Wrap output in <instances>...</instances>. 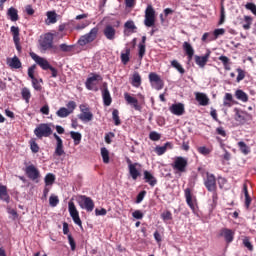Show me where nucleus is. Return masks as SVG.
Returning <instances> with one entry per match:
<instances>
[{
	"label": "nucleus",
	"mask_w": 256,
	"mask_h": 256,
	"mask_svg": "<svg viewBox=\"0 0 256 256\" xmlns=\"http://www.w3.org/2000/svg\"><path fill=\"white\" fill-rule=\"evenodd\" d=\"M189 165V160L183 156H178L174 159L172 163V169L175 175L181 176L182 173H187V166Z\"/></svg>",
	"instance_id": "obj_1"
},
{
	"label": "nucleus",
	"mask_w": 256,
	"mask_h": 256,
	"mask_svg": "<svg viewBox=\"0 0 256 256\" xmlns=\"http://www.w3.org/2000/svg\"><path fill=\"white\" fill-rule=\"evenodd\" d=\"M53 126L52 123H41L34 129V135L38 139H42L43 137H51L53 135Z\"/></svg>",
	"instance_id": "obj_2"
},
{
	"label": "nucleus",
	"mask_w": 256,
	"mask_h": 256,
	"mask_svg": "<svg viewBox=\"0 0 256 256\" xmlns=\"http://www.w3.org/2000/svg\"><path fill=\"white\" fill-rule=\"evenodd\" d=\"M80 209H84L87 213H91L95 209V202L91 197L79 195L76 199Z\"/></svg>",
	"instance_id": "obj_3"
},
{
	"label": "nucleus",
	"mask_w": 256,
	"mask_h": 256,
	"mask_svg": "<svg viewBox=\"0 0 256 256\" xmlns=\"http://www.w3.org/2000/svg\"><path fill=\"white\" fill-rule=\"evenodd\" d=\"M98 35H99V28L94 27L90 30V32L80 37V39L78 40V45H80V47H85V45H89V43H93V41L97 39Z\"/></svg>",
	"instance_id": "obj_4"
},
{
	"label": "nucleus",
	"mask_w": 256,
	"mask_h": 256,
	"mask_svg": "<svg viewBox=\"0 0 256 256\" xmlns=\"http://www.w3.org/2000/svg\"><path fill=\"white\" fill-rule=\"evenodd\" d=\"M66 107H61L57 110L56 115L57 117H60V119H65L69 117V115H72L74 111L77 109V102L75 101H69L66 104Z\"/></svg>",
	"instance_id": "obj_5"
},
{
	"label": "nucleus",
	"mask_w": 256,
	"mask_h": 256,
	"mask_svg": "<svg viewBox=\"0 0 256 256\" xmlns=\"http://www.w3.org/2000/svg\"><path fill=\"white\" fill-rule=\"evenodd\" d=\"M103 81V77L99 74H93L91 77L87 78L85 82V87L88 91H99V83Z\"/></svg>",
	"instance_id": "obj_6"
},
{
	"label": "nucleus",
	"mask_w": 256,
	"mask_h": 256,
	"mask_svg": "<svg viewBox=\"0 0 256 256\" xmlns=\"http://www.w3.org/2000/svg\"><path fill=\"white\" fill-rule=\"evenodd\" d=\"M80 114H78V119L82 121V123H89L93 121V112H91V108L87 104H81L79 106Z\"/></svg>",
	"instance_id": "obj_7"
},
{
	"label": "nucleus",
	"mask_w": 256,
	"mask_h": 256,
	"mask_svg": "<svg viewBox=\"0 0 256 256\" xmlns=\"http://www.w3.org/2000/svg\"><path fill=\"white\" fill-rule=\"evenodd\" d=\"M68 211L74 223L78 225V227H83V222L79 217V210H77V206H75V202H73V200L68 202Z\"/></svg>",
	"instance_id": "obj_8"
},
{
	"label": "nucleus",
	"mask_w": 256,
	"mask_h": 256,
	"mask_svg": "<svg viewBox=\"0 0 256 256\" xmlns=\"http://www.w3.org/2000/svg\"><path fill=\"white\" fill-rule=\"evenodd\" d=\"M128 171L133 181H137L141 177V164L133 163L131 159H127Z\"/></svg>",
	"instance_id": "obj_9"
},
{
	"label": "nucleus",
	"mask_w": 256,
	"mask_h": 256,
	"mask_svg": "<svg viewBox=\"0 0 256 256\" xmlns=\"http://www.w3.org/2000/svg\"><path fill=\"white\" fill-rule=\"evenodd\" d=\"M144 25L146 27H154L155 26V9H153V6H151V5H148L145 10Z\"/></svg>",
	"instance_id": "obj_10"
},
{
	"label": "nucleus",
	"mask_w": 256,
	"mask_h": 256,
	"mask_svg": "<svg viewBox=\"0 0 256 256\" xmlns=\"http://www.w3.org/2000/svg\"><path fill=\"white\" fill-rule=\"evenodd\" d=\"M149 81L151 83V86L156 89V91H161V89H163L164 87V83L161 80V76L158 75L155 72H151L149 74Z\"/></svg>",
	"instance_id": "obj_11"
},
{
	"label": "nucleus",
	"mask_w": 256,
	"mask_h": 256,
	"mask_svg": "<svg viewBox=\"0 0 256 256\" xmlns=\"http://www.w3.org/2000/svg\"><path fill=\"white\" fill-rule=\"evenodd\" d=\"M40 47L43 51H49L53 49V34L47 33L40 40Z\"/></svg>",
	"instance_id": "obj_12"
},
{
	"label": "nucleus",
	"mask_w": 256,
	"mask_h": 256,
	"mask_svg": "<svg viewBox=\"0 0 256 256\" xmlns=\"http://www.w3.org/2000/svg\"><path fill=\"white\" fill-rule=\"evenodd\" d=\"M204 185L207 191H217V180L215 175L207 173L204 180Z\"/></svg>",
	"instance_id": "obj_13"
},
{
	"label": "nucleus",
	"mask_w": 256,
	"mask_h": 256,
	"mask_svg": "<svg viewBox=\"0 0 256 256\" xmlns=\"http://www.w3.org/2000/svg\"><path fill=\"white\" fill-rule=\"evenodd\" d=\"M30 57H32L33 61H35V63L37 65H39V67H41V69H43V71H47V69L50 68L51 64H49V61H47V59L35 54V53H30Z\"/></svg>",
	"instance_id": "obj_14"
},
{
	"label": "nucleus",
	"mask_w": 256,
	"mask_h": 256,
	"mask_svg": "<svg viewBox=\"0 0 256 256\" xmlns=\"http://www.w3.org/2000/svg\"><path fill=\"white\" fill-rule=\"evenodd\" d=\"M103 35L108 41H115V38L117 37V29H115V26L108 24L103 29Z\"/></svg>",
	"instance_id": "obj_15"
},
{
	"label": "nucleus",
	"mask_w": 256,
	"mask_h": 256,
	"mask_svg": "<svg viewBox=\"0 0 256 256\" xmlns=\"http://www.w3.org/2000/svg\"><path fill=\"white\" fill-rule=\"evenodd\" d=\"M124 99L128 105H131V107H133V109H135V111H141V109H143V107H141V105L139 104V100H137V98L131 96V94H129L127 92L124 93Z\"/></svg>",
	"instance_id": "obj_16"
},
{
	"label": "nucleus",
	"mask_w": 256,
	"mask_h": 256,
	"mask_svg": "<svg viewBox=\"0 0 256 256\" xmlns=\"http://www.w3.org/2000/svg\"><path fill=\"white\" fill-rule=\"evenodd\" d=\"M10 31L12 33L13 41H14L17 51L21 52V38L19 37V35H20L19 27L12 26L10 28Z\"/></svg>",
	"instance_id": "obj_17"
},
{
	"label": "nucleus",
	"mask_w": 256,
	"mask_h": 256,
	"mask_svg": "<svg viewBox=\"0 0 256 256\" xmlns=\"http://www.w3.org/2000/svg\"><path fill=\"white\" fill-rule=\"evenodd\" d=\"M219 236L223 237L226 243H233V240L235 239V232L229 228H222Z\"/></svg>",
	"instance_id": "obj_18"
},
{
	"label": "nucleus",
	"mask_w": 256,
	"mask_h": 256,
	"mask_svg": "<svg viewBox=\"0 0 256 256\" xmlns=\"http://www.w3.org/2000/svg\"><path fill=\"white\" fill-rule=\"evenodd\" d=\"M26 175L31 181H37L38 177H41L39 169L35 165H29L26 167Z\"/></svg>",
	"instance_id": "obj_19"
},
{
	"label": "nucleus",
	"mask_w": 256,
	"mask_h": 256,
	"mask_svg": "<svg viewBox=\"0 0 256 256\" xmlns=\"http://www.w3.org/2000/svg\"><path fill=\"white\" fill-rule=\"evenodd\" d=\"M53 137L54 139H56V148L54 155H56L57 157L65 155V150L63 149V140L61 139V137H59V135H57V133H54Z\"/></svg>",
	"instance_id": "obj_20"
},
{
	"label": "nucleus",
	"mask_w": 256,
	"mask_h": 256,
	"mask_svg": "<svg viewBox=\"0 0 256 256\" xmlns=\"http://www.w3.org/2000/svg\"><path fill=\"white\" fill-rule=\"evenodd\" d=\"M209 57H211V51L207 50L204 56H195V63L200 67L201 69L205 68V65H207L209 61Z\"/></svg>",
	"instance_id": "obj_21"
},
{
	"label": "nucleus",
	"mask_w": 256,
	"mask_h": 256,
	"mask_svg": "<svg viewBox=\"0 0 256 256\" xmlns=\"http://www.w3.org/2000/svg\"><path fill=\"white\" fill-rule=\"evenodd\" d=\"M184 193H185L187 205L190 207V209H192V211H195V209H197V204L195 199H193V194L191 193V189L186 188Z\"/></svg>",
	"instance_id": "obj_22"
},
{
	"label": "nucleus",
	"mask_w": 256,
	"mask_h": 256,
	"mask_svg": "<svg viewBox=\"0 0 256 256\" xmlns=\"http://www.w3.org/2000/svg\"><path fill=\"white\" fill-rule=\"evenodd\" d=\"M104 89L102 90V99L103 103L106 107H109L111 103L113 102V99L111 98V93L109 92V88H107V83L103 84Z\"/></svg>",
	"instance_id": "obj_23"
},
{
	"label": "nucleus",
	"mask_w": 256,
	"mask_h": 256,
	"mask_svg": "<svg viewBox=\"0 0 256 256\" xmlns=\"http://www.w3.org/2000/svg\"><path fill=\"white\" fill-rule=\"evenodd\" d=\"M194 95L199 105L202 107H207V105H209V97H207V94L202 92H195Z\"/></svg>",
	"instance_id": "obj_24"
},
{
	"label": "nucleus",
	"mask_w": 256,
	"mask_h": 256,
	"mask_svg": "<svg viewBox=\"0 0 256 256\" xmlns=\"http://www.w3.org/2000/svg\"><path fill=\"white\" fill-rule=\"evenodd\" d=\"M170 112L179 117L185 113V105L182 103L172 104V107H170Z\"/></svg>",
	"instance_id": "obj_25"
},
{
	"label": "nucleus",
	"mask_w": 256,
	"mask_h": 256,
	"mask_svg": "<svg viewBox=\"0 0 256 256\" xmlns=\"http://www.w3.org/2000/svg\"><path fill=\"white\" fill-rule=\"evenodd\" d=\"M144 181L151 187H155L157 185V178H155V176H153V174L147 170L144 171Z\"/></svg>",
	"instance_id": "obj_26"
},
{
	"label": "nucleus",
	"mask_w": 256,
	"mask_h": 256,
	"mask_svg": "<svg viewBox=\"0 0 256 256\" xmlns=\"http://www.w3.org/2000/svg\"><path fill=\"white\" fill-rule=\"evenodd\" d=\"M7 65L11 67V69H21L22 64L21 60H19V57L14 56L13 58H7Z\"/></svg>",
	"instance_id": "obj_27"
},
{
	"label": "nucleus",
	"mask_w": 256,
	"mask_h": 256,
	"mask_svg": "<svg viewBox=\"0 0 256 256\" xmlns=\"http://www.w3.org/2000/svg\"><path fill=\"white\" fill-rule=\"evenodd\" d=\"M124 28L125 35H131V33H135V31H137V26H135V22L132 20L125 22Z\"/></svg>",
	"instance_id": "obj_28"
},
{
	"label": "nucleus",
	"mask_w": 256,
	"mask_h": 256,
	"mask_svg": "<svg viewBox=\"0 0 256 256\" xmlns=\"http://www.w3.org/2000/svg\"><path fill=\"white\" fill-rule=\"evenodd\" d=\"M182 47L188 57V60L191 61V59H193V55H195V49H193V46H191V43L189 42H184Z\"/></svg>",
	"instance_id": "obj_29"
},
{
	"label": "nucleus",
	"mask_w": 256,
	"mask_h": 256,
	"mask_svg": "<svg viewBox=\"0 0 256 256\" xmlns=\"http://www.w3.org/2000/svg\"><path fill=\"white\" fill-rule=\"evenodd\" d=\"M168 149H173V144L171 142H166L163 146H157L155 152L157 155H165Z\"/></svg>",
	"instance_id": "obj_30"
},
{
	"label": "nucleus",
	"mask_w": 256,
	"mask_h": 256,
	"mask_svg": "<svg viewBox=\"0 0 256 256\" xmlns=\"http://www.w3.org/2000/svg\"><path fill=\"white\" fill-rule=\"evenodd\" d=\"M235 100L233 99V94L226 93L223 98V107L229 108L233 107Z\"/></svg>",
	"instance_id": "obj_31"
},
{
	"label": "nucleus",
	"mask_w": 256,
	"mask_h": 256,
	"mask_svg": "<svg viewBox=\"0 0 256 256\" xmlns=\"http://www.w3.org/2000/svg\"><path fill=\"white\" fill-rule=\"evenodd\" d=\"M235 97L238 101H242V103H247V101H249V95L240 89L235 91Z\"/></svg>",
	"instance_id": "obj_32"
},
{
	"label": "nucleus",
	"mask_w": 256,
	"mask_h": 256,
	"mask_svg": "<svg viewBox=\"0 0 256 256\" xmlns=\"http://www.w3.org/2000/svg\"><path fill=\"white\" fill-rule=\"evenodd\" d=\"M0 199L1 201H5V203H9L10 197L7 193V186H3L0 184Z\"/></svg>",
	"instance_id": "obj_33"
},
{
	"label": "nucleus",
	"mask_w": 256,
	"mask_h": 256,
	"mask_svg": "<svg viewBox=\"0 0 256 256\" xmlns=\"http://www.w3.org/2000/svg\"><path fill=\"white\" fill-rule=\"evenodd\" d=\"M7 15L8 17H10V20L15 22V21H19V11H17V9L11 7L8 9L7 11Z\"/></svg>",
	"instance_id": "obj_34"
},
{
	"label": "nucleus",
	"mask_w": 256,
	"mask_h": 256,
	"mask_svg": "<svg viewBox=\"0 0 256 256\" xmlns=\"http://www.w3.org/2000/svg\"><path fill=\"white\" fill-rule=\"evenodd\" d=\"M251 25H253V17L244 16V23L242 25L244 31H249L251 29Z\"/></svg>",
	"instance_id": "obj_35"
},
{
	"label": "nucleus",
	"mask_w": 256,
	"mask_h": 256,
	"mask_svg": "<svg viewBox=\"0 0 256 256\" xmlns=\"http://www.w3.org/2000/svg\"><path fill=\"white\" fill-rule=\"evenodd\" d=\"M70 137L74 141V145H79L81 143V139H83V136L79 132L71 131Z\"/></svg>",
	"instance_id": "obj_36"
},
{
	"label": "nucleus",
	"mask_w": 256,
	"mask_h": 256,
	"mask_svg": "<svg viewBox=\"0 0 256 256\" xmlns=\"http://www.w3.org/2000/svg\"><path fill=\"white\" fill-rule=\"evenodd\" d=\"M22 99L25 101V103H29L31 100V90L29 88L24 87L21 90Z\"/></svg>",
	"instance_id": "obj_37"
},
{
	"label": "nucleus",
	"mask_w": 256,
	"mask_h": 256,
	"mask_svg": "<svg viewBox=\"0 0 256 256\" xmlns=\"http://www.w3.org/2000/svg\"><path fill=\"white\" fill-rule=\"evenodd\" d=\"M238 147L243 155H249L251 153V149L243 141L238 142Z\"/></svg>",
	"instance_id": "obj_38"
},
{
	"label": "nucleus",
	"mask_w": 256,
	"mask_h": 256,
	"mask_svg": "<svg viewBox=\"0 0 256 256\" xmlns=\"http://www.w3.org/2000/svg\"><path fill=\"white\" fill-rule=\"evenodd\" d=\"M132 85L133 87H141V75L138 72H135L132 76Z\"/></svg>",
	"instance_id": "obj_39"
},
{
	"label": "nucleus",
	"mask_w": 256,
	"mask_h": 256,
	"mask_svg": "<svg viewBox=\"0 0 256 256\" xmlns=\"http://www.w3.org/2000/svg\"><path fill=\"white\" fill-rule=\"evenodd\" d=\"M46 15L49 24L57 23V13L55 11H49Z\"/></svg>",
	"instance_id": "obj_40"
},
{
	"label": "nucleus",
	"mask_w": 256,
	"mask_h": 256,
	"mask_svg": "<svg viewBox=\"0 0 256 256\" xmlns=\"http://www.w3.org/2000/svg\"><path fill=\"white\" fill-rule=\"evenodd\" d=\"M44 181H45L46 187H49V185H53L55 183V176H54V174L48 173L45 176Z\"/></svg>",
	"instance_id": "obj_41"
},
{
	"label": "nucleus",
	"mask_w": 256,
	"mask_h": 256,
	"mask_svg": "<svg viewBox=\"0 0 256 256\" xmlns=\"http://www.w3.org/2000/svg\"><path fill=\"white\" fill-rule=\"evenodd\" d=\"M112 119L114 121V125H116L117 127H119V125H121V119L119 118V110L114 109L112 111Z\"/></svg>",
	"instance_id": "obj_42"
},
{
	"label": "nucleus",
	"mask_w": 256,
	"mask_h": 256,
	"mask_svg": "<svg viewBox=\"0 0 256 256\" xmlns=\"http://www.w3.org/2000/svg\"><path fill=\"white\" fill-rule=\"evenodd\" d=\"M171 65H172V67H174V69H177V71L180 72L181 75H183L185 73V68H183V66L179 63V61L172 60Z\"/></svg>",
	"instance_id": "obj_43"
},
{
	"label": "nucleus",
	"mask_w": 256,
	"mask_h": 256,
	"mask_svg": "<svg viewBox=\"0 0 256 256\" xmlns=\"http://www.w3.org/2000/svg\"><path fill=\"white\" fill-rule=\"evenodd\" d=\"M129 55H131V49L126 48L125 53L121 54V61L124 65H127V63H129Z\"/></svg>",
	"instance_id": "obj_44"
},
{
	"label": "nucleus",
	"mask_w": 256,
	"mask_h": 256,
	"mask_svg": "<svg viewBox=\"0 0 256 256\" xmlns=\"http://www.w3.org/2000/svg\"><path fill=\"white\" fill-rule=\"evenodd\" d=\"M29 145H30V149L32 151V153H39V144H37V142L35 141V139H31L29 141Z\"/></svg>",
	"instance_id": "obj_45"
},
{
	"label": "nucleus",
	"mask_w": 256,
	"mask_h": 256,
	"mask_svg": "<svg viewBox=\"0 0 256 256\" xmlns=\"http://www.w3.org/2000/svg\"><path fill=\"white\" fill-rule=\"evenodd\" d=\"M101 156L103 159V163H109V150H107V148H101Z\"/></svg>",
	"instance_id": "obj_46"
},
{
	"label": "nucleus",
	"mask_w": 256,
	"mask_h": 256,
	"mask_svg": "<svg viewBox=\"0 0 256 256\" xmlns=\"http://www.w3.org/2000/svg\"><path fill=\"white\" fill-rule=\"evenodd\" d=\"M197 151H198V153H200V155L207 156V155H210L212 150H211V148H207L205 146H200L197 148Z\"/></svg>",
	"instance_id": "obj_47"
},
{
	"label": "nucleus",
	"mask_w": 256,
	"mask_h": 256,
	"mask_svg": "<svg viewBox=\"0 0 256 256\" xmlns=\"http://www.w3.org/2000/svg\"><path fill=\"white\" fill-rule=\"evenodd\" d=\"M238 76L236 78L237 83H241V81H243V79H245V70L241 69V68H237L236 69Z\"/></svg>",
	"instance_id": "obj_48"
},
{
	"label": "nucleus",
	"mask_w": 256,
	"mask_h": 256,
	"mask_svg": "<svg viewBox=\"0 0 256 256\" xmlns=\"http://www.w3.org/2000/svg\"><path fill=\"white\" fill-rule=\"evenodd\" d=\"M138 49H139L138 50V57H139V60L142 61L143 57H145V52H146L145 45L144 44H139Z\"/></svg>",
	"instance_id": "obj_49"
},
{
	"label": "nucleus",
	"mask_w": 256,
	"mask_h": 256,
	"mask_svg": "<svg viewBox=\"0 0 256 256\" xmlns=\"http://www.w3.org/2000/svg\"><path fill=\"white\" fill-rule=\"evenodd\" d=\"M50 207H57L59 205V197L55 195H51L49 198Z\"/></svg>",
	"instance_id": "obj_50"
},
{
	"label": "nucleus",
	"mask_w": 256,
	"mask_h": 256,
	"mask_svg": "<svg viewBox=\"0 0 256 256\" xmlns=\"http://www.w3.org/2000/svg\"><path fill=\"white\" fill-rule=\"evenodd\" d=\"M59 49L63 51V53H70L73 51V45L60 44Z\"/></svg>",
	"instance_id": "obj_51"
},
{
	"label": "nucleus",
	"mask_w": 256,
	"mask_h": 256,
	"mask_svg": "<svg viewBox=\"0 0 256 256\" xmlns=\"http://www.w3.org/2000/svg\"><path fill=\"white\" fill-rule=\"evenodd\" d=\"M245 9H247L248 11H251V13H253V15L256 17V5H255V3L248 2L245 5Z\"/></svg>",
	"instance_id": "obj_52"
},
{
	"label": "nucleus",
	"mask_w": 256,
	"mask_h": 256,
	"mask_svg": "<svg viewBox=\"0 0 256 256\" xmlns=\"http://www.w3.org/2000/svg\"><path fill=\"white\" fill-rule=\"evenodd\" d=\"M163 221H171L173 219V214L171 211H165L161 214Z\"/></svg>",
	"instance_id": "obj_53"
},
{
	"label": "nucleus",
	"mask_w": 256,
	"mask_h": 256,
	"mask_svg": "<svg viewBox=\"0 0 256 256\" xmlns=\"http://www.w3.org/2000/svg\"><path fill=\"white\" fill-rule=\"evenodd\" d=\"M149 138L151 141H159L161 139V134L157 133L156 131H152L149 134Z\"/></svg>",
	"instance_id": "obj_54"
},
{
	"label": "nucleus",
	"mask_w": 256,
	"mask_h": 256,
	"mask_svg": "<svg viewBox=\"0 0 256 256\" xmlns=\"http://www.w3.org/2000/svg\"><path fill=\"white\" fill-rule=\"evenodd\" d=\"M35 69H37V65L35 64L28 68V77L32 80L35 79Z\"/></svg>",
	"instance_id": "obj_55"
},
{
	"label": "nucleus",
	"mask_w": 256,
	"mask_h": 256,
	"mask_svg": "<svg viewBox=\"0 0 256 256\" xmlns=\"http://www.w3.org/2000/svg\"><path fill=\"white\" fill-rule=\"evenodd\" d=\"M68 242L71 247V251H75V249H77V244L75 243V239H73V236H71V234L68 235Z\"/></svg>",
	"instance_id": "obj_56"
},
{
	"label": "nucleus",
	"mask_w": 256,
	"mask_h": 256,
	"mask_svg": "<svg viewBox=\"0 0 256 256\" xmlns=\"http://www.w3.org/2000/svg\"><path fill=\"white\" fill-rule=\"evenodd\" d=\"M32 87L35 89V91H41L42 87L37 78L32 79Z\"/></svg>",
	"instance_id": "obj_57"
},
{
	"label": "nucleus",
	"mask_w": 256,
	"mask_h": 256,
	"mask_svg": "<svg viewBox=\"0 0 256 256\" xmlns=\"http://www.w3.org/2000/svg\"><path fill=\"white\" fill-rule=\"evenodd\" d=\"M132 217H134V219H138V220H141L143 219L144 217V214L141 210H135L133 213H132Z\"/></svg>",
	"instance_id": "obj_58"
},
{
	"label": "nucleus",
	"mask_w": 256,
	"mask_h": 256,
	"mask_svg": "<svg viewBox=\"0 0 256 256\" xmlns=\"http://www.w3.org/2000/svg\"><path fill=\"white\" fill-rule=\"evenodd\" d=\"M220 35H225V29L218 28L214 30V39H218Z\"/></svg>",
	"instance_id": "obj_59"
},
{
	"label": "nucleus",
	"mask_w": 256,
	"mask_h": 256,
	"mask_svg": "<svg viewBox=\"0 0 256 256\" xmlns=\"http://www.w3.org/2000/svg\"><path fill=\"white\" fill-rule=\"evenodd\" d=\"M145 195H147V191H141L136 197V203H141L145 199Z\"/></svg>",
	"instance_id": "obj_60"
},
{
	"label": "nucleus",
	"mask_w": 256,
	"mask_h": 256,
	"mask_svg": "<svg viewBox=\"0 0 256 256\" xmlns=\"http://www.w3.org/2000/svg\"><path fill=\"white\" fill-rule=\"evenodd\" d=\"M244 247L248 248V251H253V244H251V241H249V238H245L243 240Z\"/></svg>",
	"instance_id": "obj_61"
},
{
	"label": "nucleus",
	"mask_w": 256,
	"mask_h": 256,
	"mask_svg": "<svg viewBox=\"0 0 256 256\" xmlns=\"http://www.w3.org/2000/svg\"><path fill=\"white\" fill-rule=\"evenodd\" d=\"M87 25H89V23H87V21L78 23L75 25V29L76 31H82V29H85V27H87Z\"/></svg>",
	"instance_id": "obj_62"
},
{
	"label": "nucleus",
	"mask_w": 256,
	"mask_h": 256,
	"mask_svg": "<svg viewBox=\"0 0 256 256\" xmlns=\"http://www.w3.org/2000/svg\"><path fill=\"white\" fill-rule=\"evenodd\" d=\"M225 23V7H221L220 10V21H219V25H223Z\"/></svg>",
	"instance_id": "obj_63"
},
{
	"label": "nucleus",
	"mask_w": 256,
	"mask_h": 256,
	"mask_svg": "<svg viewBox=\"0 0 256 256\" xmlns=\"http://www.w3.org/2000/svg\"><path fill=\"white\" fill-rule=\"evenodd\" d=\"M95 215H96L97 217H99V216H105V215H107V210H106L105 208H102V209L96 208V209H95Z\"/></svg>",
	"instance_id": "obj_64"
}]
</instances>
